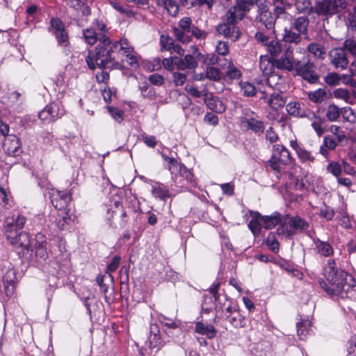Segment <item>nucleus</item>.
Instances as JSON below:
<instances>
[{"instance_id":"nucleus-42","label":"nucleus","mask_w":356,"mask_h":356,"mask_svg":"<svg viewBox=\"0 0 356 356\" xmlns=\"http://www.w3.org/2000/svg\"><path fill=\"white\" fill-rule=\"evenodd\" d=\"M83 35L85 41L90 45L94 44L99 40L95 30L92 28L83 30Z\"/></svg>"},{"instance_id":"nucleus-40","label":"nucleus","mask_w":356,"mask_h":356,"mask_svg":"<svg viewBox=\"0 0 356 356\" xmlns=\"http://www.w3.org/2000/svg\"><path fill=\"white\" fill-rule=\"evenodd\" d=\"M326 92L324 89L319 88L316 90L309 92L308 98L314 103H321L325 98Z\"/></svg>"},{"instance_id":"nucleus-38","label":"nucleus","mask_w":356,"mask_h":356,"mask_svg":"<svg viewBox=\"0 0 356 356\" xmlns=\"http://www.w3.org/2000/svg\"><path fill=\"white\" fill-rule=\"evenodd\" d=\"M205 76L207 79L211 81H218L222 77V73L218 68L213 66H209L206 69Z\"/></svg>"},{"instance_id":"nucleus-14","label":"nucleus","mask_w":356,"mask_h":356,"mask_svg":"<svg viewBox=\"0 0 356 356\" xmlns=\"http://www.w3.org/2000/svg\"><path fill=\"white\" fill-rule=\"evenodd\" d=\"M296 72L302 78L311 83L317 82L318 76L316 74V67L311 62H307L303 65L299 61L296 67Z\"/></svg>"},{"instance_id":"nucleus-8","label":"nucleus","mask_w":356,"mask_h":356,"mask_svg":"<svg viewBox=\"0 0 356 356\" xmlns=\"http://www.w3.org/2000/svg\"><path fill=\"white\" fill-rule=\"evenodd\" d=\"M275 67V59L270 58L268 55L260 56L259 68L264 75H269L267 79L269 88L273 87L274 82L280 79L276 74H273Z\"/></svg>"},{"instance_id":"nucleus-54","label":"nucleus","mask_w":356,"mask_h":356,"mask_svg":"<svg viewBox=\"0 0 356 356\" xmlns=\"http://www.w3.org/2000/svg\"><path fill=\"white\" fill-rule=\"evenodd\" d=\"M343 49L352 56L356 57V41L353 39H346L343 42Z\"/></svg>"},{"instance_id":"nucleus-26","label":"nucleus","mask_w":356,"mask_h":356,"mask_svg":"<svg viewBox=\"0 0 356 356\" xmlns=\"http://www.w3.org/2000/svg\"><path fill=\"white\" fill-rule=\"evenodd\" d=\"M282 222V218L279 213H273L271 216H264L261 218V222L266 229H271L280 222Z\"/></svg>"},{"instance_id":"nucleus-33","label":"nucleus","mask_w":356,"mask_h":356,"mask_svg":"<svg viewBox=\"0 0 356 356\" xmlns=\"http://www.w3.org/2000/svg\"><path fill=\"white\" fill-rule=\"evenodd\" d=\"M191 49L193 50V55L187 54L185 56L184 59L188 69L193 70L197 66V59L203 56L198 51V49L195 47L193 46Z\"/></svg>"},{"instance_id":"nucleus-60","label":"nucleus","mask_w":356,"mask_h":356,"mask_svg":"<svg viewBox=\"0 0 356 356\" xmlns=\"http://www.w3.org/2000/svg\"><path fill=\"white\" fill-rule=\"evenodd\" d=\"M59 216H60L61 219H59L57 221V225L59 229H64L66 228L67 225L69 222L70 217L67 213H65L64 211H62Z\"/></svg>"},{"instance_id":"nucleus-10","label":"nucleus","mask_w":356,"mask_h":356,"mask_svg":"<svg viewBox=\"0 0 356 356\" xmlns=\"http://www.w3.org/2000/svg\"><path fill=\"white\" fill-rule=\"evenodd\" d=\"M191 22V18L184 17L179 21L178 26L173 29V33L177 40L181 42H187L190 40Z\"/></svg>"},{"instance_id":"nucleus-62","label":"nucleus","mask_w":356,"mask_h":356,"mask_svg":"<svg viewBox=\"0 0 356 356\" xmlns=\"http://www.w3.org/2000/svg\"><path fill=\"white\" fill-rule=\"evenodd\" d=\"M121 261V257L118 255L115 256L111 262L108 265L106 273H113L118 268Z\"/></svg>"},{"instance_id":"nucleus-51","label":"nucleus","mask_w":356,"mask_h":356,"mask_svg":"<svg viewBox=\"0 0 356 356\" xmlns=\"http://www.w3.org/2000/svg\"><path fill=\"white\" fill-rule=\"evenodd\" d=\"M295 6L298 12L300 13L309 12L312 8L309 0H296Z\"/></svg>"},{"instance_id":"nucleus-63","label":"nucleus","mask_w":356,"mask_h":356,"mask_svg":"<svg viewBox=\"0 0 356 356\" xmlns=\"http://www.w3.org/2000/svg\"><path fill=\"white\" fill-rule=\"evenodd\" d=\"M216 51L219 55H227L229 53V47L227 43L224 41H219L216 44Z\"/></svg>"},{"instance_id":"nucleus-21","label":"nucleus","mask_w":356,"mask_h":356,"mask_svg":"<svg viewBox=\"0 0 356 356\" xmlns=\"http://www.w3.org/2000/svg\"><path fill=\"white\" fill-rule=\"evenodd\" d=\"M314 243L316 252L321 256L327 257L333 254L334 249L328 242L314 238Z\"/></svg>"},{"instance_id":"nucleus-45","label":"nucleus","mask_w":356,"mask_h":356,"mask_svg":"<svg viewBox=\"0 0 356 356\" xmlns=\"http://www.w3.org/2000/svg\"><path fill=\"white\" fill-rule=\"evenodd\" d=\"M340 109L334 104H331L327 107L326 117L330 122L336 121L340 116Z\"/></svg>"},{"instance_id":"nucleus-52","label":"nucleus","mask_w":356,"mask_h":356,"mask_svg":"<svg viewBox=\"0 0 356 356\" xmlns=\"http://www.w3.org/2000/svg\"><path fill=\"white\" fill-rule=\"evenodd\" d=\"M45 110L48 112V113L51 117V119L55 120L56 118H59L61 115L58 106L56 103H51L45 106Z\"/></svg>"},{"instance_id":"nucleus-58","label":"nucleus","mask_w":356,"mask_h":356,"mask_svg":"<svg viewBox=\"0 0 356 356\" xmlns=\"http://www.w3.org/2000/svg\"><path fill=\"white\" fill-rule=\"evenodd\" d=\"M102 94L104 101L106 103H111L113 98H115L116 95L115 92H113L110 88L105 87L104 89H102Z\"/></svg>"},{"instance_id":"nucleus-18","label":"nucleus","mask_w":356,"mask_h":356,"mask_svg":"<svg viewBox=\"0 0 356 356\" xmlns=\"http://www.w3.org/2000/svg\"><path fill=\"white\" fill-rule=\"evenodd\" d=\"M252 131L256 133H263L265 127L264 122L259 119V116L253 112L251 115L245 114V117L242 121Z\"/></svg>"},{"instance_id":"nucleus-64","label":"nucleus","mask_w":356,"mask_h":356,"mask_svg":"<svg viewBox=\"0 0 356 356\" xmlns=\"http://www.w3.org/2000/svg\"><path fill=\"white\" fill-rule=\"evenodd\" d=\"M248 228L254 235H257L261 229V221L257 220H250L248 223Z\"/></svg>"},{"instance_id":"nucleus-20","label":"nucleus","mask_w":356,"mask_h":356,"mask_svg":"<svg viewBox=\"0 0 356 356\" xmlns=\"http://www.w3.org/2000/svg\"><path fill=\"white\" fill-rule=\"evenodd\" d=\"M113 47L115 49V55L127 56L134 52V47L127 39L123 38L120 41L113 42Z\"/></svg>"},{"instance_id":"nucleus-17","label":"nucleus","mask_w":356,"mask_h":356,"mask_svg":"<svg viewBox=\"0 0 356 356\" xmlns=\"http://www.w3.org/2000/svg\"><path fill=\"white\" fill-rule=\"evenodd\" d=\"M3 149L10 156H17L20 153V142L15 135H8L3 141Z\"/></svg>"},{"instance_id":"nucleus-37","label":"nucleus","mask_w":356,"mask_h":356,"mask_svg":"<svg viewBox=\"0 0 356 356\" xmlns=\"http://www.w3.org/2000/svg\"><path fill=\"white\" fill-rule=\"evenodd\" d=\"M268 104L273 109L277 110L284 106L285 101L280 95L273 93L268 99Z\"/></svg>"},{"instance_id":"nucleus-59","label":"nucleus","mask_w":356,"mask_h":356,"mask_svg":"<svg viewBox=\"0 0 356 356\" xmlns=\"http://www.w3.org/2000/svg\"><path fill=\"white\" fill-rule=\"evenodd\" d=\"M0 200H2L3 205L6 208L11 206V196L10 195V194L7 193V192L1 187H0Z\"/></svg>"},{"instance_id":"nucleus-7","label":"nucleus","mask_w":356,"mask_h":356,"mask_svg":"<svg viewBox=\"0 0 356 356\" xmlns=\"http://www.w3.org/2000/svg\"><path fill=\"white\" fill-rule=\"evenodd\" d=\"M230 19L229 14L227 13L225 22L219 24L217 26L216 30L219 34L230 38L233 41H236L241 35L239 28L236 26V23L238 19L235 17H233L232 19V20Z\"/></svg>"},{"instance_id":"nucleus-47","label":"nucleus","mask_w":356,"mask_h":356,"mask_svg":"<svg viewBox=\"0 0 356 356\" xmlns=\"http://www.w3.org/2000/svg\"><path fill=\"white\" fill-rule=\"evenodd\" d=\"M341 74L336 72H331L325 76V83L331 86H338L341 83Z\"/></svg>"},{"instance_id":"nucleus-31","label":"nucleus","mask_w":356,"mask_h":356,"mask_svg":"<svg viewBox=\"0 0 356 356\" xmlns=\"http://www.w3.org/2000/svg\"><path fill=\"white\" fill-rule=\"evenodd\" d=\"M152 194L156 198L165 200L170 196L168 188L161 183H156L152 186Z\"/></svg>"},{"instance_id":"nucleus-5","label":"nucleus","mask_w":356,"mask_h":356,"mask_svg":"<svg viewBox=\"0 0 356 356\" xmlns=\"http://www.w3.org/2000/svg\"><path fill=\"white\" fill-rule=\"evenodd\" d=\"M299 60L295 59L293 48L287 44L284 47V53L280 58L275 59L276 68L291 72L296 69Z\"/></svg>"},{"instance_id":"nucleus-24","label":"nucleus","mask_w":356,"mask_h":356,"mask_svg":"<svg viewBox=\"0 0 356 356\" xmlns=\"http://www.w3.org/2000/svg\"><path fill=\"white\" fill-rule=\"evenodd\" d=\"M204 102L207 107L215 113H222L226 109L223 102L217 97H206Z\"/></svg>"},{"instance_id":"nucleus-48","label":"nucleus","mask_w":356,"mask_h":356,"mask_svg":"<svg viewBox=\"0 0 356 356\" xmlns=\"http://www.w3.org/2000/svg\"><path fill=\"white\" fill-rule=\"evenodd\" d=\"M318 214L320 217L323 218L327 220H330L333 218L334 212L331 207L324 204L320 208Z\"/></svg>"},{"instance_id":"nucleus-19","label":"nucleus","mask_w":356,"mask_h":356,"mask_svg":"<svg viewBox=\"0 0 356 356\" xmlns=\"http://www.w3.org/2000/svg\"><path fill=\"white\" fill-rule=\"evenodd\" d=\"M257 18L268 29H270L275 26V17L266 6H261L259 8Z\"/></svg>"},{"instance_id":"nucleus-39","label":"nucleus","mask_w":356,"mask_h":356,"mask_svg":"<svg viewBox=\"0 0 356 356\" xmlns=\"http://www.w3.org/2000/svg\"><path fill=\"white\" fill-rule=\"evenodd\" d=\"M273 3L275 6V13L277 16L284 14L286 10L291 7V4L286 0H273Z\"/></svg>"},{"instance_id":"nucleus-43","label":"nucleus","mask_w":356,"mask_h":356,"mask_svg":"<svg viewBox=\"0 0 356 356\" xmlns=\"http://www.w3.org/2000/svg\"><path fill=\"white\" fill-rule=\"evenodd\" d=\"M266 47L267 50L273 56H278L281 53L282 49H284L278 41L274 40H270Z\"/></svg>"},{"instance_id":"nucleus-23","label":"nucleus","mask_w":356,"mask_h":356,"mask_svg":"<svg viewBox=\"0 0 356 356\" xmlns=\"http://www.w3.org/2000/svg\"><path fill=\"white\" fill-rule=\"evenodd\" d=\"M311 122V126L316 131V134L318 136H321L323 132L324 129L322 128V124L324 122V120L321 117L317 116L314 114V113L308 111L306 115V117Z\"/></svg>"},{"instance_id":"nucleus-34","label":"nucleus","mask_w":356,"mask_h":356,"mask_svg":"<svg viewBox=\"0 0 356 356\" xmlns=\"http://www.w3.org/2000/svg\"><path fill=\"white\" fill-rule=\"evenodd\" d=\"M292 29L291 28L289 29L284 28L282 39L286 43L298 44L301 41L300 35L295 33Z\"/></svg>"},{"instance_id":"nucleus-57","label":"nucleus","mask_w":356,"mask_h":356,"mask_svg":"<svg viewBox=\"0 0 356 356\" xmlns=\"http://www.w3.org/2000/svg\"><path fill=\"white\" fill-rule=\"evenodd\" d=\"M353 76H354L350 73L348 74H343L341 75V82H342L343 84L350 86L355 89L356 88V80L353 79Z\"/></svg>"},{"instance_id":"nucleus-13","label":"nucleus","mask_w":356,"mask_h":356,"mask_svg":"<svg viewBox=\"0 0 356 356\" xmlns=\"http://www.w3.org/2000/svg\"><path fill=\"white\" fill-rule=\"evenodd\" d=\"M6 238L15 248H21L22 250H29L31 245L30 236L25 232L7 234Z\"/></svg>"},{"instance_id":"nucleus-49","label":"nucleus","mask_w":356,"mask_h":356,"mask_svg":"<svg viewBox=\"0 0 356 356\" xmlns=\"http://www.w3.org/2000/svg\"><path fill=\"white\" fill-rule=\"evenodd\" d=\"M266 245L274 252L279 250V242L273 233H270L266 238Z\"/></svg>"},{"instance_id":"nucleus-36","label":"nucleus","mask_w":356,"mask_h":356,"mask_svg":"<svg viewBox=\"0 0 356 356\" xmlns=\"http://www.w3.org/2000/svg\"><path fill=\"white\" fill-rule=\"evenodd\" d=\"M308 24L309 22L306 17H300L293 22L291 26V29H296L300 35L306 34L307 32Z\"/></svg>"},{"instance_id":"nucleus-3","label":"nucleus","mask_w":356,"mask_h":356,"mask_svg":"<svg viewBox=\"0 0 356 356\" xmlns=\"http://www.w3.org/2000/svg\"><path fill=\"white\" fill-rule=\"evenodd\" d=\"M219 287V283H214L210 288V293L213 296H205L204 301L202 304V311L207 313L209 312L213 307V298L214 300L218 302L216 305L217 312L221 310L225 317L227 318V315L232 314L234 311H237L238 308L236 306L233 305V303L229 300L225 296H220L218 294Z\"/></svg>"},{"instance_id":"nucleus-27","label":"nucleus","mask_w":356,"mask_h":356,"mask_svg":"<svg viewBox=\"0 0 356 356\" xmlns=\"http://www.w3.org/2000/svg\"><path fill=\"white\" fill-rule=\"evenodd\" d=\"M156 3L164 8L170 15L175 16L179 12V6L174 0H156Z\"/></svg>"},{"instance_id":"nucleus-61","label":"nucleus","mask_w":356,"mask_h":356,"mask_svg":"<svg viewBox=\"0 0 356 356\" xmlns=\"http://www.w3.org/2000/svg\"><path fill=\"white\" fill-rule=\"evenodd\" d=\"M186 80V75L181 72L173 73V82L176 86H181L184 84Z\"/></svg>"},{"instance_id":"nucleus-11","label":"nucleus","mask_w":356,"mask_h":356,"mask_svg":"<svg viewBox=\"0 0 356 356\" xmlns=\"http://www.w3.org/2000/svg\"><path fill=\"white\" fill-rule=\"evenodd\" d=\"M330 63L336 69L345 70L347 68L349 61L343 48L333 49L329 52Z\"/></svg>"},{"instance_id":"nucleus-12","label":"nucleus","mask_w":356,"mask_h":356,"mask_svg":"<svg viewBox=\"0 0 356 356\" xmlns=\"http://www.w3.org/2000/svg\"><path fill=\"white\" fill-rule=\"evenodd\" d=\"M51 31L55 35L59 45L62 47L67 46L68 35L64 28L63 22L57 18L51 19Z\"/></svg>"},{"instance_id":"nucleus-6","label":"nucleus","mask_w":356,"mask_h":356,"mask_svg":"<svg viewBox=\"0 0 356 356\" xmlns=\"http://www.w3.org/2000/svg\"><path fill=\"white\" fill-rule=\"evenodd\" d=\"M346 0H322L318 3L316 9L319 15H332L346 8Z\"/></svg>"},{"instance_id":"nucleus-41","label":"nucleus","mask_w":356,"mask_h":356,"mask_svg":"<svg viewBox=\"0 0 356 356\" xmlns=\"http://www.w3.org/2000/svg\"><path fill=\"white\" fill-rule=\"evenodd\" d=\"M333 95L335 98L342 99L345 102L351 103L352 98L350 92L345 88H337L334 90Z\"/></svg>"},{"instance_id":"nucleus-4","label":"nucleus","mask_w":356,"mask_h":356,"mask_svg":"<svg viewBox=\"0 0 356 356\" xmlns=\"http://www.w3.org/2000/svg\"><path fill=\"white\" fill-rule=\"evenodd\" d=\"M308 226V223L299 216L289 217L286 216L282 220V225L277 228V233L278 235L291 237L297 232L307 229Z\"/></svg>"},{"instance_id":"nucleus-35","label":"nucleus","mask_w":356,"mask_h":356,"mask_svg":"<svg viewBox=\"0 0 356 356\" xmlns=\"http://www.w3.org/2000/svg\"><path fill=\"white\" fill-rule=\"evenodd\" d=\"M336 147V140L332 136H326L323 138V144L320 148V153L324 156H327L328 150H333Z\"/></svg>"},{"instance_id":"nucleus-46","label":"nucleus","mask_w":356,"mask_h":356,"mask_svg":"<svg viewBox=\"0 0 356 356\" xmlns=\"http://www.w3.org/2000/svg\"><path fill=\"white\" fill-rule=\"evenodd\" d=\"M298 159L302 163H311L314 162L315 160L314 156L312 154V153L305 148L302 147L298 150L296 153Z\"/></svg>"},{"instance_id":"nucleus-9","label":"nucleus","mask_w":356,"mask_h":356,"mask_svg":"<svg viewBox=\"0 0 356 356\" xmlns=\"http://www.w3.org/2000/svg\"><path fill=\"white\" fill-rule=\"evenodd\" d=\"M26 221V217L20 213H13L12 216H7L3 225L6 236L7 234H15L18 230L22 229Z\"/></svg>"},{"instance_id":"nucleus-1","label":"nucleus","mask_w":356,"mask_h":356,"mask_svg":"<svg viewBox=\"0 0 356 356\" xmlns=\"http://www.w3.org/2000/svg\"><path fill=\"white\" fill-rule=\"evenodd\" d=\"M324 273L330 284V286L325 289L328 294L342 299L351 298L353 296V289L356 286L355 278L346 271L338 272L334 260L327 261Z\"/></svg>"},{"instance_id":"nucleus-16","label":"nucleus","mask_w":356,"mask_h":356,"mask_svg":"<svg viewBox=\"0 0 356 356\" xmlns=\"http://www.w3.org/2000/svg\"><path fill=\"white\" fill-rule=\"evenodd\" d=\"M50 198L54 207L58 210H62L67 207L71 200L70 194L67 192L60 191L54 188L51 189L50 193Z\"/></svg>"},{"instance_id":"nucleus-32","label":"nucleus","mask_w":356,"mask_h":356,"mask_svg":"<svg viewBox=\"0 0 356 356\" xmlns=\"http://www.w3.org/2000/svg\"><path fill=\"white\" fill-rule=\"evenodd\" d=\"M226 318L235 327H243L245 325V318L240 314L238 309L227 315Z\"/></svg>"},{"instance_id":"nucleus-55","label":"nucleus","mask_w":356,"mask_h":356,"mask_svg":"<svg viewBox=\"0 0 356 356\" xmlns=\"http://www.w3.org/2000/svg\"><path fill=\"white\" fill-rule=\"evenodd\" d=\"M327 170L335 177H339L342 171L341 165L335 161H332L327 166Z\"/></svg>"},{"instance_id":"nucleus-56","label":"nucleus","mask_w":356,"mask_h":356,"mask_svg":"<svg viewBox=\"0 0 356 356\" xmlns=\"http://www.w3.org/2000/svg\"><path fill=\"white\" fill-rule=\"evenodd\" d=\"M161 45L163 49L167 51H172V47H173V40L172 38H169L167 35H161L160 38Z\"/></svg>"},{"instance_id":"nucleus-44","label":"nucleus","mask_w":356,"mask_h":356,"mask_svg":"<svg viewBox=\"0 0 356 356\" xmlns=\"http://www.w3.org/2000/svg\"><path fill=\"white\" fill-rule=\"evenodd\" d=\"M109 4L113 8L121 14H124L128 17L132 15L133 14L132 11L127 6L122 5L118 1L111 0L109 1Z\"/></svg>"},{"instance_id":"nucleus-50","label":"nucleus","mask_w":356,"mask_h":356,"mask_svg":"<svg viewBox=\"0 0 356 356\" xmlns=\"http://www.w3.org/2000/svg\"><path fill=\"white\" fill-rule=\"evenodd\" d=\"M241 72L239 69H238L235 65L232 63H230L227 67V70L226 72V76L229 79H238L241 77Z\"/></svg>"},{"instance_id":"nucleus-15","label":"nucleus","mask_w":356,"mask_h":356,"mask_svg":"<svg viewBox=\"0 0 356 356\" xmlns=\"http://www.w3.org/2000/svg\"><path fill=\"white\" fill-rule=\"evenodd\" d=\"M252 5L249 0H237L236 5L231 7L227 13L229 14V19L235 17L237 19H241L245 13L250 10Z\"/></svg>"},{"instance_id":"nucleus-25","label":"nucleus","mask_w":356,"mask_h":356,"mask_svg":"<svg viewBox=\"0 0 356 356\" xmlns=\"http://www.w3.org/2000/svg\"><path fill=\"white\" fill-rule=\"evenodd\" d=\"M287 113L292 116L305 118L309 110H305L301 108L300 104L297 102H289L286 106Z\"/></svg>"},{"instance_id":"nucleus-2","label":"nucleus","mask_w":356,"mask_h":356,"mask_svg":"<svg viewBox=\"0 0 356 356\" xmlns=\"http://www.w3.org/2000/svg\"><path fill=\"white\" fill-rule=\"evenodd\" d=\"M99 44L95 48V52L90 51L86 58L88 66L91 70L96 67L102 69L111 68L116 59L115 49L113 47V42L106 35H100Z\"/></svg>"},{"instance_id":"nucleus-30","label":"nucleus","mask_w":356,"mask_h":356,"mask_svg":"<svg viewBox=\"0 0 356 356\" xmlns=\"http://www.w3.org/2000/svg\"><path fill=\"white\" fill-rule=\"evenodd\" d=\"M312 323L309 320H305L297 323V333L300 339L303 340L312 332Z\"/></svg>"},{"instance_id":"nucleus-22","label":"nucleus","mask_w":356,"mask_h":356,"mask_svg":"<svg viewBox=\"0 0 356 356\" xmlns=\"http://www.w3.org/2000/svg\"><path fill=\"white\" fill-rule=\"evenodd\" d=\"M195 331L200 334L205 335L208 339L214 338L217 332L213 325L204 324L201 321L195 323Z\"/></svg>"},{"instance_id":"nucleus-29","label":"nucleus","mask_w":356,"mask_h":356,"mask_svg":"<svg viewBox=\"0 0 356 356\" xmlns=\"http://www.w3.org/2000/svg\"><path fill=\"white\" fill-rule=\"evenodd\" d=\"M307 49L316 58L323 59L326 54V50L321 44L312 42L307 46Z\"/></svg>"},{"instance_id":"nucleus-28","label":"nucleus","mask_w":356,"mask_h":356,"mask_svg":"<svg viewBox=\"0 0 356 356\" xmlns=\"http://www.w3.org/2000/svg\"><path fill=\"white\" fill-rule=\"evenodd\" d=\"M239 85L241 92L245 97L254 96L257 90L261 91L262 93L267 92L266 90H262L260 87L257 89V88L252 83H250L248 81H241Z\"/></svg>"},{"instance_id":"nucleus-53","label":"nucleus","mask_w":356,"mask_h":356,"mask_svg":"<svg viewBox=\"0 0 356 356\" xmlns=\"http://www.w3.org/2000/svg\"><path fill=\"white\" fill-rule=\"evenodd\" d=\"M108 112L112 118L118 122H121L124 120V113L118 108L113 106L107 107Z\"/></svg>"}]
</instances>
